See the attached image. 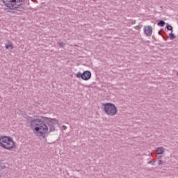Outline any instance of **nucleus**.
I'll use <instances>...</instances> for the list:
<instances>
[{"mask_svg":"<svg viewBox=\"0 0 178 178\" xmlns=\"http://www.w3.org/2000/svg\"><path fill=\"white\" fill-rule=\"evenodd\" d=\"M56 126H58V120L42 116L32 119L29 124L33 134L39 138H45L49 131H55Z\"/></svg>","mask_w":178,"mask_h":178,"instance_id":"f257e3e1","label":"nucleus"},{"mask_svg":"<svg viewBox=\"0 0 178 178\" xmlns=\"http://www.w3.org/2000/svg\"><path fill=\"white\" fill-rule=\"evenodd\" d=\"M0 147L7 151H13V149H16V142L10 136H1Z\"/></svg>","mask_w":178,"mask_h":178,"instance_id":"f03ea898","label":"nucleus"},{"mask_svg":"<svg viewBox=\"0 0 178 178\" xmlns=\"http://www.w3.org/2000/svg\"><path fill=\"white\" fill-rule=\"evenodd\" d=\"M3 2L8 9L15 10L24 5L26 0H3Z\"/></svg>","mask_w":178,"mask_h":178,"instance_id":"7ed1b4c3","label":"nucleus"},{"mask_svg":"<svg viewBox=\"0 0 178 178\" xmlns=\"http://www.w3.org/2000/svg\"><path fill=\"white\" fill-rule=\"evenodd\" d=\"M76 76L78 79H82V80L87 81L91 79V72L86 70L83 73L78 72L76 74Z\"/></svg>","mask_w":178,"mask_h":178,"instance_id":"20e7f679","label":"nucleus"},{"mask_svg":"<svg viewBox=\"0 0 178 178\" xmlns=\"http://www.w3.org/2000/svg\"><path fill=\"white\" fill-rule=\"evenodd\" d=\"M102 106H104V111L107 115H111L112 113V104H103Z\"/></svg>","mask_w":178,"mask_h":178,"instance_id":"39448f33","label":"nucleus"},{"mask_svg":"<svg viewBox=\"0 0 178 178\" xmlns=\"http://www.w3.org/2000/svg\"><path fill=\"white\" fill-rule=\"evenodd\" d=\"M144 33L145 34V35H147V37H151V35H152V26H144Z\"/></svg>","mask_w":178,"mask_h":178,"instance_id":"423d86ee","label":"nucleus"},{"mask_svg":"<svg viewBox=\"0 0 178 178\" xmlns=\"http://www.w3.org/2000/svg\"><path fill=\"white\" fill-rule=\"evenodd\" d=\"M165 152V149L162 147H158L156 149V154L157 155H162Z\"/></svg>","mask_w":178,"mask_h":178,"instance_id":"0eeeda50","label":"nucleus"},{"mask_svg":"<svg viewBox=\"0 0 178 178\" xmlns=\"http://www.w3.org/2000/svg\"><path fill=\"white\" fill-rule=\"evenodd\" d=\"M6 49H13V43H12V42H8V43L6 44Z\"/></svg>","mask_w":178,"mask_h":178,"instance_id":"6e6552de","label":"nucleus"},{"mask_svg":"<svg viewBox=\"0 0 178 178\" xmlns=\"http://www.w3.org/2000/svg\"><path fill=\"white\" fill-rule=\"evenodd\" d=\"M118 113V108L115 104H112V116L116 115Z\"/></svg>","mask_w":178,"mask_h":178,"instance_id":"1a4fd4ad","label":"nucleus"},{"mask_svg":"<svg viewBox=\"0 0 178 178\" xmlns=\"http://www.w3.org/2000/svg\"><path fill=\"white\" fill-rule=\"evenodd\" d=\"M165 24H166V22L162 19L157 22V26H159L160 27H164Z\"/></svg>","mask_w":178,"mask_h":178,"instance_id":"9d476101","label":"nucleus"},{"mask_svg":"<svg viewBox=\"0 0 178 178\" xmlns=\"http://www.w3.org/2000/svg\"><path fill=\"white\" fill-rule=\"evenodd\" d=\"M166 29H167V30H168V31H173V26H172L171 25H169L168 24L166 26Z\"/></svg>","mask_w":178,"mask_h":178,"instance_id":"9b49d317","label":"nucleus"},{"mask_svg":"<svg viewBox=\"0 0 178 178\" xmlns=\"http://www.w3.org/2000/svg\"><path fill=\"white\" fill-rule=\"evenodd\" d=\"M169 35H170V40H175V38H176V35H175L173 33H170Z\"/></svg>","mask_w":178,"mask_h":178,"instance_id":"f8f14e48","label":"nucleus"},{"mask_svg":"<svg viewBox=\"0 0 178 178\" xmlns=\"http://www.w3.org/2000/svg\"><path fill=\"white\" fill-rule=\"evenodd\" d=\"M147 163H149V165H155V161H150Z\"/></svg>","mask_w":178,"mask_h":178,"instance_id":"ddd939ff","label":"nucleus"},{"mask_svg":"<svg viewBox=\"0 0 178 178\" xmlns=\"http://www.w3.org/2000/svg\"><path fill=\"white\" fill-rule=\"evenodd\" d=\"M159 165H163V161L159 160Z\"/></svg>","mask_w":178,"mask_h":178,"instance_id":"4468645a","label":"nucleus"},{"mask_svg":"<svg viewBox=\"0 0 178 178\" xmlns=\"http://www.w3.org/2000/svg\"><path fill=\"white\" fill-rule=\"evenodd\" d=\"M59 45H60V48L65 47V45L63 44V42H60Z\"/></svg>","mask_w":178,"mask_h":178,"instance_id":"2eb2a0df","label":"nucleus"},{"mask_svg":"<svg viewBox=\"0 0 178 178\" xmlns=\"http://www.w3.org/2000/svg\"><path fill=\"white\" fill-rule=\"evenodd\" d=\"M159 35H162V33H161V31H159Z\"/></svg>","mask_w":178,"mask_h":178,"instance_id":"dca6fc26","label":"nucleus"},{"mask_svg":"<svg viewBox=\"0 0 178 178\" xmlns=\"http://www.w3.org/2000/svg\"><path fill=\"white\" fill-rule=\"evenodd\" d=\"M163 38L164 40H166L163 36Z\"/></svg>","mask_w":178,"mask_h":178,"instance_id":"f3484780","label":"nucleus"}]
</instances>
